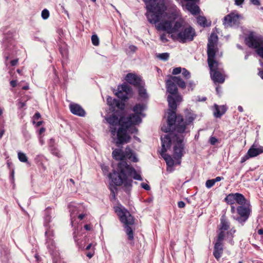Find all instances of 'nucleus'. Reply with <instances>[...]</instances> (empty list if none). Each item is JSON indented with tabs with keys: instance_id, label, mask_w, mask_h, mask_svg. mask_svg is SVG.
Here are the masks:
<instances>
[{
	"instance_id": "nucleus-1",
	"label": "nucleus",
	"mask_w": 263,
	"mask_h": 263,
	"mask_svg": "<svg viewBox=\"0 0 263 263\" xmlns=\"http://www.w3.org/2000/svg\"><path fill=\"white\" fill-rule=\"evenodd\" d=\"M181 97L177 96L175 97L168 95L167 101L168 103V111L167 117V124L163 125L161 130L164 132H168L174 129L177 133L183 134L187 129V126L193 122L195 117L191 112L185 114L184 118L181 115H176L177 101H179Z\"/></svg>"
},
{
	"instance_id": "nucleus-2",
	"label": "nucleus",
	"mask_w": 263,
	"mask_h": 263,
	"mask_svg": "<svg viewBox=\"0 0 263 263\" xmlns=\"http://www.w3.org/2000/svg\"><path fill=\"white\" fill-rule=\"evenodd\" d=\"M133 177L137 180H142L141 175L137 173L135 169L127 164L126 161L120 162L117 165V170H113L112 173L108 174L109 178L116 185H124L126 187H130L132 184V180L130 177Z\"/></svg>"
},
{
	"instance_id": "nucleus-3",
	"label": "nucleus",
	"mask_w": 263,
	"mask_h": 263,
	"mask_svg": "<svg viewBox=\"0 0 263 263\" xmlns=\"http://www.w3.org/2000/svg\"><path fill=\"white\" fill-rule=\"evenodd\" d=\"M107 122L109 124V132L112 136L116 135L117 126L127 127L125 124L131 122L141 121V119L136 115H129L125 117L124 113L121 111H115L112 114L105 118Z\"/></svg>"
},
{
	"instance_id": "nucleus-4",
	"label": "nucleus",
	"mask_w": 263,
	"mask_h": 263,
	"mask_svg": "<svg viewBox=\"0 0 263 263\" xmlns=\"http://www.w3.org/2000/svg\"><path fill=\"white\" fill-rule=\"evenodd\" d=\"M147 12L145 14L148 21L151 24H156L161 18L166 8L163 0H144Z\"/></svg>"
},
{
	"instance_id": "nucleus-5",
	"label": "nucleus",
	"mask_w": 263,
	"mask_h": 263,
	"mask_svg": "<svg viewBox=\"0 0 263 263\" xmlns=\"http://www.w3.org/2000/svg\"><path fill=\"white\" fill-rule=\"evenodd\" d=\"M115 212L119 217L120 221L124 224L125 233L127 235L128 240L133 241L134 239V231L130 226L135 223V218L129 212L122 206H116L114 208Z\"/></svg>"
},
{
	"instance_id": "nucleus-6",
	"label": "nucleus",
	"mask_w": 263,
	"mask_h": 263,
	"mask_svg": "<svg viewBox=\"0 0 263 263\" xmlns=\"http://www.w3.org/2000/svg\"><path fill=\"white\" fill-rule=\"evenodd\" d=\"M141 121H134V120L127 123L125 125L127 127H119L118 130H116V134L117 136V141L116 142V145L119 146L120 144L123 143H127L130 142L131 137L127 134V132L130 128L129 132L131 133H137L138 129L134 126L135 125L138 124L140 123Z\"/></svg>"
},
{
	"instance_id": "nucleus-7",
	"label": "nucleus",
	"mask_w": 263,
	"mask_h": 263,
	"mask_svg": "<svg viewBox=\"0 0 263 263\" xmlns=\"http://www.w3.org/2000/svg\"><path fill=\"white\" fill-rule=\"evenodd\" d=\"M248 47L256 49V53L263 59V37L261 35H254L250 33L245 39Z\"/></svg>"
},
{
	"instance_id": "nucleus-8",
	"label": "nucleus",
	"mask_w": 263,
	"mask_h": 263,
	"mask_svg": "<svg viewBox=\"0 0 263 263\" xmlns=\"http://www.w3.org/2000/svg\"><path fill=\"white\" fill-rule=\"evenodd\" d=\"M236 210L237 216L235 220L243 225L251 214L252 206L250 202L247 200L245 203L238 204Z\"/></svg>"
},
{
	"instance_id": "nucleus-9",
	"label": "nucleus",
	"mask_w": 263,
	"mask_h": 263,
	"mask_svg": "<svg viewBox=\"0 0 263 263\" xmlns=\"http://www.w3.org/2000/svg\"><path fill=\"white\" fill-rule=\"evenodd\" d=\"M196 35V32L191 26L183 27L176 35L172 34L171 37L173 39H177L180 43H185L186 42H191L194 40Z\"/></svg>"
},
{
	"instance_id": "nucleus-10",
	"label": "nucleus",
	"mask_w": 263,
	"mask_h": 263,
	"mask_svg": "<svg viewBox=\"0 0 263 263\" xmlns=\"http://www.w3.org/2000/svg\"><path fill=\"white\" fill-rule=\"evenodd\" d=\"M217 41V36L213 33L211 34L208 39L207 44L208 62L212 63L213 60H215L216 54L218 51V49L216 47Z\"/></svg>"
},
{
	"instance_id": "nucleus-11",
	"label": "nucleus",
	"mask_w": 263,
	"mask_h": 263,
	"mask_svg": "<svg viewBox=\"0 0 263 263\" xmlns=\"http://www.w3.org/2000/svg\"><path fill=\"white\" fill-rule=\"evenodd\" d=\"M212 79L215 83H223L225 79L221 72L218 70L219 63L213 60L212 63L208 62Z\"/></svg>"
},
{
	"instance_id": "nucleus-12",
	"label": "nucleus",
	"mask_w": 263,
	"mask_h": 263,
	"mask_svg": "<svg viewBox=\"0 0 263 263\" xmlns=\"http://www.w3.org/2000/svg\"><path fill=\"white\" fill-rule=\"evenodd\" d=\"M184 137L182 135H176V142L174 146V154L173 158L175 160L181 159L183 155V151L184 148L183 141Z\"/></svg>"
},
{
	"instance_id": "nucleus-13",
	"label": "nucleus",
	"mask_w": 263,
	"mask_h": 263,
	"mask_svg": "<svg viewBox=\"0 0 263 263\" xmlns=\"http://www.w3.org/2000/svg\"><path fill=\"white\" fill-rule=\"evenodd\" d=\"M224 201L229 205H234L235 203L240 204L245 203V201H247V199L241 193H230L226 196Z\"/></svg>"
},
{
	"instance_id": "nucleus-14",
	"label": "nucleus",
	"mask_w": 263,
	"mask_h": 263,
	"mask_svg": "<svg viewBox=\"0 0 263 263\" xmlns=\"http://www.w3.org/2000/svg\"><path fill=\"white\" fill-rule=\"evenodd\" d=\"M173 130L177 132L173 129L168 132L170 133L168 134L164 135L163 137H161L162 148L160 153H164V152H166L167 150L171 147L172 140H173L175 143L176 142L175 136L177 135L172 133L171 132H173Z\"/></svg>"
},
{
	"instance_id": "nucleus-15",
	"label": "nucleus",
	"mask_w": 263,
	"mask_h": 263,
	"mask_svg": "<svg viewBox=\"0 0 263 263\" xmlns=\"http://www.w3.org/2000/svg\"><path fill=\"white\" fill-rule=\"evenodd\" d=\"M239 23V15L231 12L226 15L223 20V25L226 27H231L238 24Z\"/></svg>"
},
{
	"instance_id": "nucleus-16",
	"label": "nucleus",
	"mask_w": 263,
	"mask_h": 263,
	"mask_svg": "<svg viewBox=\"0 0 263 263\" xmlns=\"http://www.w3.org/2000/svg\"><path fill=\"white\" fill-rule=\"evenodd\" d=\"M126 81L130 84L137 87L142 83L141 77L135 73H128L125 77Z\"/></svg>"
},
{
	"instance_id": "nucleus-17",
	"label": "nucleus",
	"mask_w": 263,
	"mask_h": 263,
	"mask_svg": "<svg viewBox=\"0 0 263 263\" xmlns=\"http://www.w3.org/2000/svg\"><path fill=\"white\" fill-rule=\"evenodd\" d=\"M70 111L73 115L84 117L85 115V111L83 108L78 104H71L69 106Z\"/></svg>"
},
{
	"instance_id": "nucleus-18",
	"label": "nucleus",
	"mask_w": 263,
	"mask_h": 263,
	"mask_svg": "<svg viewBox=\"0 0 263 263\" xmlns=\"http://www.w3.org/2000/svg\"><path fill=\"white\" fill-rule=\"evenodd\" d=\"M172 23L174 22L172 21H164L158 24L157 28L158 30L166 31L168 34H171V31L172 29Z\"/></svg>"
},
{
	"instance_id": "nucleus-19",
	"label": "nucleus",
	"mask_w": 263,
	"mask_h": 263,
	"mask_svg": "<svg viewBox=\"0 0 263 263\" xmlns=\"http://www.w3.org/2000/svg\"><path fill=\"white\" fill-rule=\"evenodd\" d=\"M223 252V246L222 243L215 242L214 246L213 255L217 260L221 258Z\"/></svg>"
},
{
	"instance_id": "nucleus-20",
	"label": "nucleus",
	"mask_w": 263,
	"mask_h": 263,
	"mask_svg": "<svg viewBox=\"0 0 263 263\" xmlns=\"http://www.w3.org/2000/svg\"><path fill=\"white\" fill-rule=\"evenodd\" d=\"M166 90L171 95H176L178 93V88L172 78L166 82Z\"/></svg>"
},
{
	"instance_id": "nucleus-21",
	"label": "nucleus",
	"mask_w": 263,
	"mask_h": 263,
	"mask_svg": "<svg viewBox=\"0 0 263 263\" xmlns=\"http://www.w3.org/2000/svg\"><path fill=\"white\" fill-rule=\"evenodd\" d=\"M249 156L251 158L255 157L263 153V146H260L257 148L254 147L253 144L248 151Z\"/></svg>"
},
{
	"instance_id": "nucleus-22",
	"label": "nucleus",
	"mask_w": 263,
	"mask_h": 263,
	"mask_svg": "<svg viewBox=\"0 0 263 263\" xmlns=\"http://www.w3.org/2000/svg\"><path fill=\"white\" fill-rule=\"evenodd\" d=\"M215 109L214 111V116L216 118H221L227 111V107L224 105L219 106L217 104L214 105Z\"/></svg>"
},
{
	"instance_id": "nucleus-23",
	"label": "nucleus",
	"mask_w": 263,
	"mask_h": 263,
	"mask_svg": "<svg viewBox=\"0 0 263 263\" xmlns=\"http://www.w3.org/2000/svg\"><path fill=\"white\" fill-rule=\"evenodd\" d=\"M185 6L187 10L193 15H196L200 12L199 6L195 2H187Z\"/></svg>"
},
{
	"instance_id": "nucleus-24",
	"label": "nucleus",
	"mask_w": 263,
	"mask_h": 263,
	"mask_svg": "<svg viewBox=\"0 0 263 263\" xmlns=\"http://www.w3.org/2000/svg\"><path fill=\"white\" fill-rule=\"evenodd\" d=\"M125 159L128 158L134 162H137L138 161V158L136 157L135 155L134 154L133 151L130 149L129 146H127L124 151Z\"/></svg>"
},
{
	"instance_id": "nucleus-25",
	"label": "nucleus",
	"mask_w": 263,
	"mask_h": 263,
	"mask_svg": "<svg viewBox=\"0 0 263 263\" xmlns=\"http://www.w3.org/2000/svg\"><path fill=\"white\" fill-rule=\"evenodd\" d=\"M112 157L116 160H121V162L125 161L124 152L121 149H115L112 153Z\"/></svg>"
},
{
	"instance_id": "nucleus-26",
	"label": "nucleus",
	"mask_w": 263,
	"mask_h": 263,
	"mask_svg": "<svg viewBox=\"0 0 263 263\" xmlns=\"http://www.w3.org/2000/svg\"><path fill=\"white\" fill-rule=\"evenodd\" d=\"M219 227V230L223 231H227L230 228V223L224 215H223L220 218V223Z\"/></svg>"
},
{
	"instance_id": "nucleus-27",
	"label": "nucleus",
	"mask_w": 263,
	"mask_h": 263,
	"mask_svg": "<svg viewBox=\"0 0 263 263\" xmlns=\"http://www.w3.org/2000/svg\"><path fill=\"white\" fill-rule=\"evenodd\" d=\"M160 154L165 161L167 166L172 167L174 165V161L170 155L166 154V152L160 153Z\"/></svg>"
},
{
	"instance_id": "nucleus-28",
	"label": "nucleus",
	"mask_w": 263,
	"mask_h": 263,
	"mask_svg": "<svg viewBox=\"0 0 263 263\" xmlns=\"http://www.w3.org/2000/svg\"><path fill=\"white\" fill-rule=\"evenodd\" d=\"M170 78H172L176 85H177L180 88L182 89L185 88V83L180 77L170 76Z\"/></svg>"
},
{
	"instance_id": "nucleus-29",
	"label": "nucleus",
	"mask_w": 263,
	"mask_h": 263,
	"mask_svg": "<svg viewBox=\"0 0 263 263\" xmlns=\"http://www.w3.org/2000/svg\"><path fill=\"white\" fill-rule=\"evenodd\" d=\"M118 90H121L127 96H130L133 94L132 87L127 84H122L118 86Z\"/></svg>"
},
{
	"instance_id": "nucleus-30",
	"label": "nucleus",
	"mask_w": 263,
	"mask_h": 263,
	"mask_svg": "<svg viewBox=\"0 0 263 263\" xmlns=\"http://www.w3.org/2000/svg\"><path fill=\"white\" fill-rule=\"evenodd\" d=\"M144 106L143 104L140 103L136 104L133 109L135 114H132L131 115H136L140 118V115L141 114L142 111L144 110Z\"/></svg>"
},
{
	"instance_id": "nucleus-31",
	"label": "nucleus",
	"mask_w": 263,
	"mask_h": 263,
	"mask_svg": "<svg viewBox=\"0 0 263 263\" xmlns=\"http://www.w3.org/2000/svg\"><path fill=\"white\" fill-rule=\"evenodd\" d=\"M111 105L117 107L120 110H118L117 111H121L124 112L123 110L125 108V104L124 102L120 101L117 99H114L112 103L111 104Z\"/></svg>"
},
{
	"instance_id": "nucleus-32",
	"label": "nucleus",
	"mask_w": 263,
	"mask_h": 263,
	"mask_svg": "<svg viewBox=\"0 0 263 263\" xmlns=\"http://www.w3.org/2000/svg\"><path fill=\"white\" fill-rule=\"evenodd\" d=\"M52 208L50 206H48L45 210V216L44 219L46 223H49L51 221V213Z\"/></svg>"
},
{
	"instance_id": "nucleus-33",
	"label": "nucleus",
	"mask_w": 263,
	"mask_h": 263,
	"mask_svg": "<svg viewBox=\"0 0 263 263\" xmlns=\"http://www.w3.org/2000/svg\"><path fill=\"white\" fill-rule=\"evenodd\" d=\"M173 23H172V24ZM182 23L179 21H176L175 22L174 25H172V29L171 32V33L177 32L179 31V29L182 27Z\"/></svg>"
},
{
	"instance_id": "nucleus-34",
	"label": "nucleus",
	"mask_w": 263,
	"mask_h": 263,
	"mask_svg": "<svg viewBox=\"0 0 263 263\" xmlns=\"http://www.w3.org/2000/svg\"><path fill=\"white\" fill-rule=\"evenodd\" d=\"M137 88H138V93L139 96L142 98H145L146 97V92L145 89L142 85V83L140 84V86H137Z\"/></svg>"
},
{
	"instance_id": "nucleus-35",
	"label": "nucleus",
	"mask_w": 263,
	"mask_h": 263,
	"mask_svg": "<svg viewBox=\"0 0 263 263\" xmlns=\"http://www.w3.org/2000/svg\"><path fill=\"white\" fill-rule=\"evenodd\" d=\"M115 95L122 101H126L128 99V96L122 91H121V90H118V91L117 92Z\"/></svg>"
},
{
	"instance_id": "nucleus-36",
	"label": "nucleus",
	"mask_w": 263,
	"mask_h": 263,
	"mask_svg": "<svg viewBox=\"0 0 263 263\" xmlns=\"http://www.w3.org/2000/svg\"><path fill=\"white\" fill-rule=\"evenodd\" d=\"M197 22L200 25H201L203 27L208 26V25L206 24V23H207L206 18L204 16H201V15L197 17Z\"/></svg>"
},
{
	"instance_id": "nucleus-37",
	"label": "nucleus",
	"mask_w": 263,
	"mask_h": 263,
	"mask_svg": "<svg viewBox=\"0 0 263 263\" xmlns=\"http://www.w3.org/2000/svg\"><path fill=\"white\" fill-rule=\"evenodd\" d=\"M224 237V231H220V232L218 234L216 242L222 243V241L223 240Z\"/></svg>"
},
{
	"instance_id": "nucleus-38",
	"label": "nucleus",
	"mask_w": 263,
	"mask_h": 263,
	"mask_svg": "<svg viewBox=\"0 0 263 263\" xmlns=\"http://www.w3.org/2000/svg\"><path fill=\"white\" fill-rule=\"evenodd\" d=\"M17 155H18V158L21 162H28V158L24 153L19 152L18 153Z\"/></svg>"
},
{
	"instance_id": "nucleus-39",
	"label": "nucleus",
	"mask_w": 263,
	"mask_h": 263,
	"mask_svg": "<svg viewBox=\"0 0 263 263\" xmlns=\"http://www.w3.org/2000/svg\"><path fill=\"white\" fill-rule=\"evenodd\" d=\"M111 182L114 183V184H110L109 185V190L111 192V195L114 197V198H115V192L117 190V188L116 187L117 185L112 181Z\"/></svg>"
},
{
	"instance_id": "nucleus-40",
	"label": "nucleus",
	"mask_w": 263,
	"mask_h": 263,
	"mask_svg": "<svg viewBox=\"0 0 263 263\" xmlns=\"http://www.w3.org/2000/svg\"><path fill=\"white\" fill-rule=\"evenodd\" d=\"M92 44L94 46H98L99 45V39L97 35L93 34L91 36Z\"/></svg>"
},
{
	"instance_id": "nucleus-41",
	"label": "nucleus",
	"mask_w": 263,
	"mask_h": 263,
	"mask_svg": "<svg viewBox=\"0 0 263 263\" xmlns=\"http://www.w3.org/2000/svg\"><path fill=\"white\" fill-rule=\"evenodd\" d=\"M182 74L185 79H189L191 78V73L189 70L185 68L182 69Z\"/></svg>"
},
{
	"instance_id": "nucleus-42",
	"label": "nucleus",
	"mask_w": 263,
	"mask_h": 263,
	"mask_svg": "<svg viewBox=\"0 0 263 263\" xmlns=\"http://www.w3.org/2000/svg\"><path fill=\"white\" fill-rule=\"evenodd\" d=\"M41 118V115L38 111L36 112L32 118V122L33 125L35 124L36 121Z\"/></svg>"
},
{
	"instance_id": "nucleus-43",
	"label": "nucleus",
	"mask_w": 263,
	"mask_h": 263,
	"mask_svg": "<svg viewBox=\"0 0 263 263\" xmlns=\"http://www.w3.org/2000/svg\"><path fill=\"white\" fill-rule=\"evenodd\" d=\"M169 53L165 52L159 54L158 57L162 60L167 61L169 58Z\"/></svg>"
},
{
	"instance_id": "nucleus-44",
	"label": "nucleus",
	"mask_w": 263,
	"mask_h": 263,
	"mask_svg": "<svg viewBox=\"0 0 263 263\" xmlns=\"http://www.w3.org/2000/svg\"><path fill=\"white\" fill-rule=\"evenodd\" d=\"M41 16L44 20L47 19L49 17V11L47 9H44L42 11Z\"/></svg>"
},
{
	"instance_id": "nucleus-45",
	"label": "nucleus",
	"mask_w": 263,
	"mask_h": 263,
	"mask_svg": "<svg viewBox=\"0 0 263 263\" xmlns=\"http://www.w3.org/2000/svg\"><path fill=\"white\" fill-rule=\"evenodd\" d=\"M215 182L214 180L213 179H209L205 182V186L207 188L210 189L212 186H213L215 184Z\"/></svg>"
},
{
	"instance_id": "nucleus-46",
	"label": "nucleus",
	"mask_w": 263,
	"mask_h": 263,
	"mask_svg": "<svg viewBox=\"0 0 263 263\" xmlns=\"http://www.w3.org/2000/svg\"><path fill=\"white\" fill-rule=\"evenodd\" d=\"M45 236L46 237L47 239H49L50 237H52L54 235L53 231L52 230H50L48 229L45 232Z\"/></svg>"
},
{
	"instance_id": "nucleus-47",
	"label": "nucleus",
	"mask_w": 263,
	"mask_h": 263,
	"mask_svg": "<svg viewBox=\"0 0 263 263\" xmlns=\"http://www.w3.org/2000/svg\"><path fill=\"white\" fill-rule=\"evenodd\" d=\"M182 71V68L180 67H176L173 69L172 74L173 75H176L180 73Z\"/></svg>"
},
{
	"instance_id": "nucleus-48",
	"label": "nucleus",
	"mask_w": 263,
	"mask_h": 263,
	"mask_svg": "<svg viewBox=\"0 0 263 263\" xmlns=\"http://www.w3.org/2000/svg\"><path fill=\"white\" fill-rule=\"evenodd\" d=\"M217 141V139L215 137H211L209 139V142L210 144L212 145H215Z\"/></svg>"
},
{
	"instance_id": "nucleus-49",
	"label": "nucleus",
	"mask_w": 263,
	"mask_h": 263,
	"mask_svg": "<svg viewBox=\"0 0 263 263\" xmlns=\"http://www.w3.org/2000/svg\"><path fill=\"white\" fill-rule=\"evenodd\" d=\"M236 232V230H231L230 231L227 232V234L228 235H230L231 236V237H232V239H233V238L234 237V234L235 233V232ZM230 243L231 245H233V241L232 240V239H231V240L230 241Z\"/></svg>"
},
{
	"instance_id": "nucleus-50",
	"label": "nucleus",
	"mask_w": 263,
	"mask_h": 263,
	"mask_svg": "<svg viewBox=\"0 0 263 263\" xmlns=\"http://www.w3.org/2000/svg\"><path fill=\"white\" fill-rule=\"evenodd\" d=\"M160 40L163 43H166L168 42V40L166 38V34L163 33L160 36Z\"/></svg>"
},
{
	"instance_id": "nucleus-51",
	"label": "nucleus",
	"mask_w": 263,
	"mask_h": 263,
	"mask_svg": "<svg viewBox=\"0 0 263 263\" xmlns=\"http://www.w3.org/2000/svg\"><path fill=\"white\" fill-rule=\"evenodd\" d=\"M251 157L249 156L248 153H247L244 156H243L241 158L240 162L241 163H244L246 161H247L248 159L250 158Z\"/></svg>"
},
{
	"instance_id": "nucleus-52",
	"label": "nucleus",
	"mask_w": 263,
	"mask_h": 263,
	"mask_svg": "<svg viewBox=\"0 0 263 263\" xmlns=\"http://www.w3.org/2000/svg\"><path fill=\"white\" fill-rule=\"evenodd\" d=\"M51 152H52V153L55 156L58 157H60V154L59 153V152H58L57 149L54 148V147H53L51 149Z\"/></svg>"
},
{
	"instance_id": "nucleus-53",
	"label": "nucleus",
	"mask_w": 263,
	"mask_h": 263,
	"mask_svg": "<svg viewBox=\"0 0 263 263\" xmlns=\"http://www.w3.org/2000/svg\"><path fill=\"white\" fill-rule=\"evenodd\" d=\"M141 186L142 188H143L144 189H145L146 191H149L151 189L150 186L145 183H142Z\"/></svg>"
},
{
	"instance_id": "nucleus-54",
	"label": "nucleus",
	"mask_w": 263,
	"mask_h": 263,
	"mask_svg": "<svg viewBox=\"0 0 263 263\" xmlns=\"http://www.w3.org/2000/svg\"><path fill=\"white\" fill-rule=\"evenodd\" d=\"M129 49L130 50V51L133 52H135L137 50V47L135 45H130L129 47Z\"/></svg>"
},
{
	"instance_id": "nucleus-55",
	"label": "nucleus",
	"mask_w": 263,
	"mask_h": 263,
	"mask_svg": "<svg viewBox=\"0 0 263 263\" xmlns=\"http://www.w3.org/2000/svg\"><path fill=\"white\" fill-rule=\"evenodd\" d=\"M18 59H16L11 60L10 61V64L11 66H14L18 64Z\"/></svg>"
},
{
	"instance_id": "nucleus-56",
	"label": "nucleus",
	"mask_w": 263,
	"mask_h": 263,
	"mask_svg": "<svg viewBox=\"0 0 263 263\" xmlns=\"http://www.w3.org/2000/svg\"><path fill=\"white\" fill-rule=\"evenodd\" d=\"M178 206L179 208H183L185 206V203L182 201H180L178 202Z\"/></svg>"
},
{
	"instance_id": "nucleus-57",
	"label": "nucleus",
	"mask_w": 263,
	"mask_h": 263,
	"mask_svg": "<svg viewBox=\"0 0 263 263\" xmlns=\"http://www.w3.org/2000/svg\"><path fill=\"white\" fill-rule=\"evenodd\" d=\"M84 228L87 231H90L92 229V226L90 224H85Z\"/></svg>"
},
{
	"instance_id": "nucleus-58",
	"label": "nucleus",
	"mask_w": 263,
	"mask_h": 263,
	"mask_svg": "<svg viewBox=\"0 0 263 263\" xmlns=\"http://www.w3.org/2000/svg\"><path fill=\"white\" fill-rule=\"evenodd\" d=\"M250 1L253 4L255 5L258 6L260 4L259 0H250Z\"/></svg>"
},
{
	"instance_id": "nucleus-59",
	"label": "nucleus",
	"mask_w": 263,
	"mask_h": 263,
	"mask_svg": "<svg viewBox=\"0 0 263 263\" xmlns=\"http://www.w3.org/2000/svg\"><path fill=\"white\" fill-rule=\"evenodd\" d=\"M245 0H235V4L237 6L241 5L244 2Z\"/></svg>"
},
{
	"instance_id": "nucleus-60",
	"label": "nucleus",
	"mask_w": 263,
	"mask_h": 263,
	"mask_svg": "<svg viewBox=\"0 0 263 263\" xmlns=\"http://www.w3.org/2000/svg\"><path fill=\"white\" fill-rule=\"evenodd\" d=\"M10 83V85L13 87H15L17 84L16 81H15V80L11 81Z\"/></svg>"
},
{
	"instance_id": "nucleus-61",
	"label": "nucleus",
	"mask_w": 263,
	"mask_h": 263,
	"mask_svg": "<svg viewBox=\"0 0 263 263\" xmlns=\"http://www.w3.org/2000/svg\"><path fill=\"white\" fill-rule=\"evenodd\" d=\"M94 255V251H90L86 254V256L89 258H91Z\"/></svg>"
},
{
	"instance_id": "nucleus-62",
	"label": "nucleus",
	"mask_w": 263,
	"mask_h": 263,
	"mask_svg": "<svg viewBox=\"0 0 263 263\" xmlns=\"http://www.w3.org/2000/svg\"><path fill=\"white\" fill-rule=\"evenodd\" d=\"M222 179H223V177H219V176L216 177L215 179H213V180H214L215 183L216 182L220 181H221Z\"/></svg>"
},
{
	"instance_id": "nucleus-63",
	"label": "nucleus",
	"mask_w": 263,
	"mask_h": 263,
	"mask_svg": "<svg viewBox=\"0 0 263 263\" xmlns=\"http://www.w3.org/2000/svg\"><path fill=\"white\" fill-rule=\"evenodd\" d=\"M236 208H235V206L233 205H231V212L232 213H234L235 212H236Z\"/></svg>"
},
{
	"instance_id": "nucleus-64",
	"label": "nucleus",
	"mask_w": 263,
	"mask_h": 263,
	"mask_svg": "<svg viewBox=\"0 0 263 263\" xmlns=\"http://www.w3.org/2000/svg\"><path fill=\"white\" fill-rule=\"evenodd\" d=\"M43 123V121H38V122H35V124L34 125H35V126H36V127H39L41 125H42Z\"/></svg>"
}]
</instances>
